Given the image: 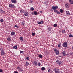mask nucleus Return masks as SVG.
Returning <instances> with one entry per match:
<instances>
[{
  "label": "nucleus",
  "mask_w": 73,
  "mask_h": 73,
  "mask_svg": "<svg viewBox=\"0 0 73 73\" xmlns=\"http://www.w3.org/2000/svg\"><path fill=\"white\" fill-rule=\"evenodd\" d=\"M58 11L57 10H56V9H55L54 10V12H55L56 13Z\"/></svg>",
  "instance_id": "c756f323"
},
{
  "label": "nucleus",
  "mask_w": 73,
  "mask_h": 73,
  "mask_svg": "<svg viewBox=\"0 0 73 73\" xmlns=\"http://www.w3.org/2000/svg\"><path fill=\"white\" fill-rule=\"evenodd\" d=\"M36 35V34L35 33H32V35L33 36H34L35 35Z\"/></svg>",
  "instance_id": "473e14b6"
},
{
  "label": "nucleus",
  "mask_w": 73,
  "mask_h": 73,
  "mask_svg": "<svg viewBox=\"0 0 73 73\" xmlns=\"http://www.w3.org/2000/svg\"><path fill=\"white\" fill-rule=\"evenodd\" d=\"M38 24H41V22H39V21H38Z\"/></svg>",
  "instance_id": "58836bf2"
},
{
  "label": "nucleus",
  "mask_w": 73,
  "mask_h": 73,
  "mask_svg": "<svg viewBox=\"0 0 73 73\" xmlns=\"http://www.w3.org/2000/svg\"><path fill=\"white\" fill-rule=\"evenodd\" d=\"M3 70L2 69H0V73H3Z\"/></svg>",
  "instance_id": "2f4dec72"
},
{
  "label": "nucleus",
  "mask_w": 73,
  "mask_h": 73,
  "mask_svg": "<svg viewBox=\"0 0 73 73\" xmlns=\"http://www.w3.org/2000/svg\"><path fill=\"white\" fill-rule=\"evenodd\" d=\"M56 62L59 65H60L61 64V62H60V60H56Z\"/></svg>",
  "instance_id": "6e6552de"
},
{
  "label": "nucleus",
  "mask_w": 73,
  "mask_h": 73,
  "mask_svg": "<svg viewBox=\"0 0 73 73\" xmlns=\"http://www.w3.org/2000/svg\"><path fill=\"white\" fill-rule=\"evenodd\" d=\"M42 11H40V13H42Z\"/></svg>",
  "instance_id": "8fccbe9b"
},
{
  "label": "nucleus",
  "mask_w": 73,
  "mask_h": 73,
  "mask_svg": "<svg viewBox=\"0 0 73 73\" xmlns=\"http://www.w3.org/2000/svg\"><path fill=\"white\" fill-rule=\"evenodd\" d=\"M41 24H43L44 22V21H41Z\"/></svg>",
  "instance_id": "c03bdc74"
},
{
  "label": "nucleus",
  "mask_w": 73,
  "mask_h": 73,
  "mask_svg": "<svg viewBox=\"0 0 73 73\" xmlns=\"http://www.w3.org/2000/svg\"><path fill=\"white\" fill-rule=\"evenodd\" d=\"M68 44L67 43V42L66 41H65L63 42V43L62 44V46L64 48L67 47L68 46L67 45Z\"/></svg>",
  "instance_id": "f257e3e1"
},
{
  "label": "nucleus",
  "mask_w": 73,
  "mask_h": 73,
  "mask_svg": "<svg viewBox=\"0 0 73 73\" xmlns=\"http://www.w3.org/2000/svg\"><path fill=\"white\" fill-rule=\"evenodd\" d=\"M2 13H5V12L4 11H3V12Z\"/></svg>",
  "instance_id": "09e8293b"
},
{
  "label": "nucleus",
  "mask_w": 73,
  "mask_h": 73,
  "mask_svg": "<svg viewBox=\"0 0 73 73\" xmlns=\"http://www.w3.org/2000/svg\"><path fill=\"white\" fill-rule=\"evenodd\" d=\"M72 49L73 50V46L72 47Z\"/></svg>",
  "instance_id": "3c124183"
},
{
  "label": "nucleus",
  "mask_w": 73,
  "mask_h": 73,
  "mask_svg": "<svg viewBox=\"0 0 73 73\" xmlns=\"http://www.w3.org/2000/svg\"><path fill=\"white\" fill-rule=\"evenodd\" d=\"M14 73H18V72H17V71H15L14 72Z\"/></svg>",
  "instance_id": "49530a36"
},
{
  "label": "nucleus",
  "mask_w": 73,
  "mask_h": 73,
  "mask_svg": "<svg viewBox=\"0 0 73 73\" xmlns=\"http://www.w3.org/2000/svg\"><path fill=\"white\" fill-rule=\"evenodd\" d=\"M60 11L61 13H62V12H63V10L62 9H60Z\"/></svg>",
  "instance_id": "c85d7f7f"
},
{
  "label": "nucleus",
  "mask_w": 73,
  "mask_h": 73,
  "mask_svg": "<svg viewBox=\"0 0 73 73\" xmlns=\"http://www.w3.org/2000/svg\"><path fill=\"white\" fill-rule=\"evenodd\" d=\"M39 57V58H42L43 57L42 55L41 54H40Z\"/></svg>",
  "instance_id": "bb28decb"
},
{
  "label": "nucleus",
  "mask_w": 73,
  "mask_h": 73,
  "mask_svg": "<svg viewBox=\"0 0 73 73\" xmlns=\"http://www.w3.org/2000/svg\"><path fill=\"white\" fill-rule=\"evenodd\" d=\"M34 14L36 15H37V13L36 11H35L34 12Z\"/></svg>",
  "instance_id": "393cba45"
},
{
  "label": "nucleus",
  "mask_w": 73,
  "mask_h": 73,
  "mask_svg": "<svg viewBox=\"0 0 73 73\" xmlns=\"http://www.w3.org/2000/svg\"><path fill=\"white\" fill-rule=\"evenodd\" d=\"M11 2L14 4L16 2V0H11Z\"/></svg>",
  "instance_id": "ddd939ff"
},
{
  "label": "nucleus",
  "mask_w": 73,
  "mask_h": 73,
  "mask_svg": "<svg viewBox=\"0 0 73 73\" xmlns=\"http://www.w3.org/2000/svg\"><path fill=\"white\" fill-rule=\"evenodd\" d=\"M58 47L59 48H61V43H59L58 45Z\"/></svg>",
  "instance_id": "6ab92c4d"
},
{
  "label": "nucleus",
  "mask_w": 73,
  "mask_h": 73,
  "mask_svg": "<svg viewBox=\"0 0 73 73\" xmlns=\"http://www.w3.org/2000/svg\"><path fill=\"white\" fill-rule=\"evenodd\" d=\"M41 65V64L40 63H38L37 64V65L39 66H40Z\"/></svg>",
  "instance_id": "f704fd0d"
},
{
  "label": "nucleus",
  "mask_w": 73,
  "mask_h": 73,
  "mask_svg": "<svg viewBox=\"0 0 73 73\" xmlns=\"http://www.w3.org/2000/svg\"><path fill=\"white\" fill-rule=\"evenodd\" d=\"M25 59H26L27 60H29L30 58L29 57H28V56H27L25 58Z\"/></svg>",
  "instance_id": "4be33fe9"
},
{
  "label": "nucleus",
  "mask_w": 73,
  "mask_h": 73,
  "mask_svg": "<svg viewBox=\"0 0 73 73\" xmlns=\"http://www.w3.org/2000/svg\"><path fill=\"white\" fill-rule=\"evenodd\" d=\"M51 11H53V10H52V9H51Z\"/></svg>",
  "instance_id": "603ef678"
},
{
  "label": "nucleus",
  "mask_w": 73,
  "mask_h": 73,
  "mask_svg": "<svg viewBox=\"0 0 73 73\" xmlns=\"http://www.w3.org/2000/svg\"><path fill=\"white\" fill-rule=\"evenodd\" d=\"M62 54L64 56L66 55V51H63L62 52Z\"/></svg>",
  "instance_id": "f8f14e48"
},
{
  "label": "nucleus",
  "mask_w": 73,
  "mask_h": 73,
  "mask_svg": "<svg viewBox=\"0 0 73 73\" xmlns=\"http://www.w3.org/2000/svg\"><path fill=\"white\" fill-rule=\"evenodd\" d=\"M57 12V14H58V15H60V12L59 11H58V12Z\"/></svg>",
  "instance_id": "37998d69"
},
{
  "label": "nucleus",
  "mask_w": 73,
  "mask_h": 73,
  "mask_svg": "<svg viewBox=\"0 0 73 73\" xmlns=\"http://www.w3.org/2000/svg\"><path fill=\"white\" fill-rule=\"evenodd\" d=\"M68 1L70 4H73V0H68Z\"/></svg>",
  "instance_id": "9d476101"
},
{
  "label": "nucleus",
  "mask_w": 73,
  "mask_h": 73,
  "mask_svg": "<svg viewBox=\"0 0 73 73\" xmlns=\"http://www.w3.org/2000/svg\"><path fill=\"white\" fill-rule=\"evenodd\" d=\"M19 39L20 40L23 41V37L21 36H20Z\"/></svg>",
  "instance_id": "a211bd4d"
},
{
  "label": "nucleus",
  "mask_w": 73,
  "mask_h": 73,
  "mask_svg": "<svg viewBox=\"0 0 73 73\" xmlns=\"http://www.w3.org/2000/svg\"><path fill=\"white\" fill-rule=\"evenodd\" d=\"M65 7L66 8L68 9L69 8V5L68 4L66 3L65 5Z\"/></svg>",
  "instance_id": "423d86ee"
},
{
  "label": "nucleus",
  "mask_w": 73,
  "mask_h": 73,
  "mask_svg": "<svg viewBox=\"0 0 73 73\" xmlns=\"http://www.w3.org/2000/svg\"><path fill=\"white\" fill-rule=\"evenodd\" d=\"M22 23V25H24L25 24V23H24L23 22H22V23Z\"/></svg>",
  "instance_id": "a19ab883"
},
{
  "label": "nucleus",
  "mask_w": 73,
  "mask_h": 73,
  "mask_svg": "<svg viewBox=\"0 0 73 73\" xmlns=\"http://www.w3.org/2000/svg\"><path fill=\"white\" fill-rule=\"evenodd\" d=\"M9 6L10 7H11L12 8H14L15 7V6L14 5H12L11 4H9Z\"/></svg>",
  "instance_id": "0eeeda50"
},
{
  "label": "nucleus",
  "mask_w": 73,
  "mask_h": 73,
  "mask_svg": "<svg viewBox=\"0 0 73 73\" xmlns=\"http://www.w3.org/2000/svg\"><path fill=\"white\" fill-rule=\"evenodd\" d=\"M48 72H50L51 71V70L50 68H49L48 69Z\"/></svg>",
  "instance_id": "4c0bfd02"
},
{
  "label": "nucleus",
  "mask_w": 73,
  "mask_h": 73,
  "mask_svg": "<svg viewBox=\"0 0 73 73\" xmlns=\"http://www.w3.org/2000/svg\"><path fill=\"white\" fill-rule=\"evenodd\" d=\"M45 68L44 67H43L41 68V70L42 71H43L44 70H45Z\"/></svg>",
  "instance_id": "412c9836"
},
{
  "label": "nucleus",
  "mask_w": 73,
  "mask_h": 73,
  "mask_svg": "<svg viewBox=\"0 0 73 73\" xmlns=\"http://www.w3.org/2000/svg\"><path fill=\"white\" fill-rule=\"evenodd\" d=\"M54 73H57V72H54Z\"/></svg>",
  "instance_id": "864d4df0"
},
{
  "label": "nucleus",
  "mask_w": 73,
  "mask_h": 73,
  "mask_svg": "<svg viewBox=\"0 0 73 73\" xmlns=\"http://www.w3.org/2000/svg\"><path fill=\"white\" fill-rule=\"evenodd\" d=\"M58 8V7L57 6H53L52 7V9L54 10H55L56 9H57Z\"/></svg>",
  "instance_id": "39448f33"
},
{
  "label": "nucleus",
  "mask_w": 73,
  "mask_h": 73,
  "mask_svg": "<svg viewBox=\"0 0 73 73\" xmlns=\"http://www.w3.org/2000/svg\"><path fill=\"white\" fill-rule=\"evenodd\" d=\"M20 53H23V51H20Z\"/></svg>",
  "instance_id": "de8ad7c7"
},
{
  "label": "nucleus",
  "mask_w": 73,
  "mask_h": 73,
  "mask_svg": "<svg viewBox=\"0 0 73 73\" xmlns=\"http://www.w3.org/2000/svg\"><path fill=\"white\" fill-rule=\"evenodd\" d=\"M34 8L33 7H32L30 9V10H31V11H34Z\"/></svg>",
  "instance_id": "cd10ccee"
},
{
  "label": "nucleus",
  "mask_w": 73,
  "mask_h": 73,
  "mask_svg": "<svg viewBox=\"0 0 73 73\" xmlns=\"http://www.w3.org/2000/svg\"><path fill=\"white\" fill-rule=\"evenodd\" d=\"M1 52V55H4V54H5V53H4L3 51H2Z\"/></svg>",
  "instance_id": "72a5a7b5"
},
{
  "label": "nucleus",
  "mask_w": 73,
  "mask_h": 73,
  "mask_svg": "<svg viewBox=\"0 0 73 73\" xmlns=\"http://www.w3.org/2000/svg\"><path fill=\"white\" fill-rule=\"evenodd\" d=\"M7 41H11V39L9 37L7 38Z\"/></svg>",
  "instance_id": "5701e85b"
},
{
  "label": "nucleus",
  "mask_w": 73,
  "mask_h": 73,
  "mask_svg": "<svg viewBox=\"0 0 73 73\" xmlns=\"http://www.w3.org/2000/svg\"><path fill=\"white\" fill-rule=\"evenodd\" d=\"M65 30H62V33H65Z\"/></svg>",
  "instance_id": "79ce46f5"
},
{
  "label": "nucleus",
  "mask_w": 73,
  "mask_h": 73,
  "mask_svg": "<svg viewBox=\"0 0 73 73\" xmlns=\"http://www.w3.org/2000/svg\"><path fill=\"white\" fill-rule=\"evenodd\" d=\"M50 30L51 31V29H49V31Z\"/></svg>",
  "instance_id": "5fc2aeb1"
},
{
  "label": "nucleus",
  "mask_w": 73,
  "mask_h": 73,
  "mask_svg": "<svg viewBox=\"0 0 73 73\" xmlns=\"http://www.w3.org/2000/svg\"><path fill=\"white\" fill-rule=\"evenodd\" d=\"M13 48L15 49H17V45H15L13 47Z\"/></svg>",
  "instance_id": "aec40b11"
},
{
  "label": "nucleus",
  "mask_w": 73,
  "mask_h": 73,
  "mask_svg": "<svg viewBox=\"0 0 73 73\" xmlns=\"http://www.w3.org/2000/svg\"><path fill=\"white\" fill-rule=\"evenodd\" d=\"M11 34L12 36H14L15 35V33L13 31H12L11 32Z\"/></svg>",
  "instance_id": "2eb2a0df"
},
{
  "label": "nucleus",
  "mask_w": 73,
  "mask_h": 73,
  "mask_svg": "<svg viewBox=\"0 0 73 73\" xmlns=\"http://www.w3.org/2000/svg\"><path fill=\"white\" fill-rule=\"evenodd\" d=\"M20 11L22 13H25V11H23V10H22V9L20 10Z\"/></svg>",
  "instance_id": "f3484780"
},
{
  "label": "nucleus",
  "mask_w": 73,
  "mask_h": 73,
  "mask_svg": "<svg viewBox=\"0 0 73 73\" xmlns=\"http://www.w3.org/2000/svg\"><path fill=\"white\" fill-rule=\"evenodd\" d=\"M29 65V63L28 62H26L25 63V66H27Z\"/></svg>",
  "instance_id": "dca6fc26"
},
{
  "label": "nucleus",
  "mask_w": 73,
  "mask_h": 73,
  "mask_svg": "<svg viewBox=\"0 0 73 73\" xmlns=\"http://www.w3.org/2000/svg\"><path fill=\"white\" fill-rule=\"evenodd\" d=\"M33 2V1H31V0H30V2H29V3H30V4L32 3Z\"/></svg>",
  "instance_id": "c9c22d12"
},
{
  "label": "nucleus",
  "mask_w": 73,
  "mask_h": 73,
  "mask_svg": "<svg viewBox=\"0 0 73 73\" xmlns=\"http://www.w3.org/2000/svg\"><path fill=\"white\" fill-rule=\"evenodd\" d=\"M57 24H54V25H53V27H57Z\"/></svg>",
  "instance_id": "b1692460"
},
{
  "label": "nucleus",
  "mask_w": 73,
  "mask_h": 73,
  "mask_svg": "<svg viewBox=\"0 0 73 73\" xmlns=\"http://www.w3.org/2000/svg\"><path fill=\"white\" fill-rule=\"evenodd\" d=\"M14 27L17 28H19V26H17V25H15L14 26Z\"/></svg>",
  "instance_id": "e433bc0d"
},
{
  "label": "nucleus",
  "mask_w": 73,
  "mask_h": 73,
  "mask_svg": "<svg viewBox=\"0 0 73 73\" xmlns=\"http://www.w3.org/2000/svg\"><path fill=\"white\" fill-rule=\"evenodd\" d=\"M0 50L1 52H3V49L2 48H1Z\"/></svg>",
  "instance_id": "a18cd8bd"
},
{
  "label": "nucleus",
  "mask_w": 73,
  "mask_h": 73,
  "mask_svg": "<svg viewBox=\"0 0 73 73\" xmlns=\"http://www.w3.org/2000/svg\"><path fill=\"white\" fill-rule=\"evenodd\" d=\"M68 37H70V38L73 37V36L72 35L70 34L69 35V36H68Z\"/></svg>",
  "instance_id": "a878e982"
},
{
  "label": "nucleus",
  "mask_w": 73,
  "mask_h": 73,
  "mask_svg": "<svg viewBox=\"0 0 73 73\" xmlns=\"http://www.w3.org/2000/svg\"><path fill=\"white\" fill-rule=\"evenodd\" d=\"M54 51H56L55 52L57 55L59 54V51L58 50H57L55 48L54 49Z\"/></svg>",
  "instance_id": "7ed1b4c3"
},
{
  "label": "nucleus",
  "mask_w": 73,
  "mask_h": 73,
  "mask_svg": "<svg viewBox=\"0 0 73 73\" xmlns=\"http://www.w3.org/2000/svg\"><path fill=\"white\" fill-rule=\"evenodd\" d=\"M24 15L25 16H27L28 15V13L27 11L24 12Z\"/></svg>",
  "instance_id": "1a4fd4ad"
},
{
  "label": "nucleus",
  "mask_w": 73,
  "mask_h": 73,
  "mask_svg": "<svg viewBox=\"0 0 73 73\" xmlns=\"http://www.w3.org/2000/svg\"><path fill=\"white\" fill-rule=\"evenodd\" d=\"M33 64L34 66H36L37 65L38 62L35 61L33 62Z\"/></svg>",
  "instance_id": "20e7f679"
},
{
  "label": "nucleus",
  "mask_w": 73,
  "mask_h": 73,
  "mask_svg": "<svg viewBox=\"0 0 73 73\" xmlns=\"http://www.w3.org/2000/svg\"><path fill=\"white\" fill-rule=\"evenodd\" d=\"M0 21L1 22H2V23H3L4 22V20L3 19H1L0 20Z\"/></svg>",
  "instance_id": "7c9ffc66"
},
{
  "label": "nucleus",
  "mask_w": 73,
  "mask_h": 73,
  "mask_svg": "<svg viewBox=\"0 0 73 73\" xmlns=\"http://www.w3.org/2000/svg\"><path fill=\"white\" fill-rule=\"evenodd\" d=\"M17 69L18 70L19 72H22L23 71V69L20 68V66L17 67Z\"/></svg>",
  "instance_id": "f03ea898"
},
{
  "label": "nucleus",
  "mask_w": 73,
  "mask_h": 73,
  "mask_svg": "<svg viewBox=\"0 0 73 73\" xmlns=\"http://www.w3.org/2000/svg\"><path fill=\"white\" fill-rule=\"evenodd\" d=\"M66 14L67 16L69 15H70V13L68 11H66Z\"/></svg>",
  "instance_id": "9b49d317"
},
{
  "label": "nucleus",
  "mask_w": 73,
  "mask_h": 73,
  "mask_svg": "<svg viewBox=\"0 0 73 73\" xmlns=\"http://www.w3.org/2000/svg\"><path fill=\"white\" fill-rule=\"evenodd\" d=\"M54 71H55V72H58V73H59V71H60L58 69H54Z\"/></svg>",
  "instance_id": "4468645a"
},
{
  "label": "nucleus",
  "mask_w": 73,
  "mask_h": 73,
  "mask_svg": "<svg viewBox=\"0 0 73 73\" xmlns=\"http://www.w3.org/2000/svg\"><path fill=\"white\" fill-rule=\"evenodd\" d=\"M3 10L2 9H0V12L3 13Z\"/></svg>",
  "instance_id": "ea45409f"
}]
</instances>
